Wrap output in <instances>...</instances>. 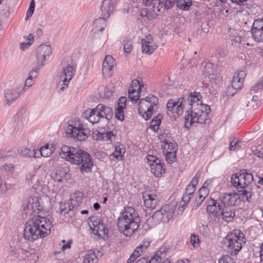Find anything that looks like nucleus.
<instances>
[{
  "label": "nucleus",
  "mask_w": 263,
  "mask_h": 263,
  "mask_svg": "<svg viewBox=\"0 0 263 263\" xmlns=\"http://www.w3.org/2000/svg\"><path fill=\"white\" fill-rule=\"evenodd\" d=\"M240 141L236 139H233L230 141L229 149L230 151H237L240 148Z\"/></svg>",
  "instance_id": "nucleus-49"
},
{
  "label": "nucleus",
  "mask_w": 263,
  "mask_h": 263,
  "mask_svg": "<svg viewBox=\"0 0 263 263\" xmlns=\"http://www.w3.org/2000/svg\"><path fill=\"white\" fill-rule=\"evenodd\" d=\"M51 228V224L49 219L35 216L26 222L24 237L26 240L32 242L47 236L50 233Z\"/></svg>",
  "instance_id": "nucleus-2"
},
{
  "label": "nucleus",
  "mask_w": 263,
  "mask_h": 263,
  "mask_svg": "<svg viewBox=\"0 0 263 263\" xmlns=\"http://www.w3.org/2000/svg\"><path fill=\"white\" fill-rule=\"evenodd\" d=\"M104 18V17L103 18H99L94 21L93 30L95 32L97 31H100L101 32L106 27L107 23Z\"/></svg>",
  "instance_id": "nucleus-35"
},
{
  "label": "nucleus",
  "mask_w": 263,
  "mask_h": 263,
  "mask_svg": "<svg viewBox=\"0 0 263 263\" xmlns=\"http://www.w3.org/2000/svg\"><path fill=\"white\" fill-rule=\"evenodd\" d=\"M159 139L161 140L163 153L177 152L178 145L177 143L170 134L163 133L160 135Z\"/></svg>",
  "instance_id": "nucleus-13"
},
{
  "label": "nucleus",
  "mask_w": 263,
  "mask_h": 263,
  "mask_svg": "<svg viewBox=\"0 0 263 263\" xmlns=\"http://www.w3.org/2000/svg\"><path fill=\"white\" fill-rule=\"evenodd\" d=\"M55 171L58 173V174L61 176L63 179L68 180L71 178L70 168L67 166L60 167L57 169Z\"/></svg>",
  "instance_id": "nucleus-38"
},
{
  "label": "nucleus",
  "mask_w": 263,
  "mask_h": 263,
  "mask_svg": "<svg viewBox=\"0 0 263 263\" xmlns=\"http://www.w3.org/2000/svg\"><path fill=\"white\" fill-rule=\"evenodd\" d=\"M75 72V68L73 66L68 65L63 70L62 74L61 76V80L63 82V87L61 88L63 90L65 86L67 87V83L72 79Z\"/></svg>",
  "instance_id": "nucleus-24"
},
{
  "label": "nucleus",
  "mask_w": 263,
  "mask_h": 263,
  "mask_svg": "<svg viewBox=\"0 0 263 263\" xmlns=\"http://www.w3.org/2000/svg\"><path fill=\"white\" fill-rule=\"evenodd\" d=\"M23 211L25 214H32L36 211L42 210L40 203V199L37 196L29 197L27 198L23 204Z\"/></svg>",
  "instance_id": "nucleus-14"
},
{
  "label": "nucleus",
  "mask_w": 263,
  "mask_h": 263,
  "mask_svg": "<svg viewBox=\"0 0 263 263\" xmlns=\"http://www.w3.org/2000/svg\"><path fill=\"white\" fill-rule=\"evenodd\" d=\"M144 204L147 208L155 209L158 204L159 201L157 196L154 194L145 192L143 194Z\"/></svg>",
  "instance_id": "nucleus-23"
},
{
  "label": "nucleus",
  "mask_w": 263,
  "mask_h": 263,
  "mask_svg": "<svg viewBox=\"0 0 263 263\" xmlns=\"http://www.w3.org/2000/svg\"><path fill=\"white\" fill-rule=\"evenodd\" d=\"M51 47L50 45L42 44L36 49L37 63L36 67L40 69L44 65L46 58H49L51 54Z\"/></svg>",
  "instance_id": "nucleus-15"
},
{
  "label": "nucleus",
  "mask_w": 263,
  "mask_h": 263,
  "mask_svg": "<svg viewBox=\"0 0 263 263\" xmlns=\"http://www.w3.org/2000/svg\"><path fill=\"white\" fill-rule=\"evenodd\" d=\"M34 40L33 36L30 34L27 39V42H24L20 44L21 48L24 50L27 49L33 43Z\"/></svg>",
  "instance_id": "nucleus-47"
},
{
  "label": "nucleus",
  "mask_w": 263,
  "mask_h": 263,
  "mask_svg": "<svg viewBox=\"0 0 263 263\" xmlns=\"http://www.w3.org/2000/svg\"><path fill=\"white\" fill-rule=\"evenodd\" d=\"M161 116L159 115L154 118L151 122L150 128L154 131L156 132L159 129V126L161 124Z\"/></svg>",
  "instance_id": "nucleus-43"
},
{
  "label": "nucleus",
  "mask_w": 263,
  "mask_h": 263,
  "mask_svg": "<svg viewBox=\"0 0 263 263\" xmlns=\"http://www.w3.org/2000/svg\"><path fill=\"white\" fill-rule=\"evenodd\" d=\"M125 153V147L122 144H120L115 146V151L110 156L111 159L114 160V158L117 159H122L124 157Z\"/></svg>",
  "instance_id": "nucleus-33"
},
{
  "label": "nucleus",
  "mask_w": 263,
  "mask_h": 263,
  "mask_svg": "<svg viewBox=\"0 0 263 263\" xmlns=\"http://www.w3.org/2000/svg\"><path fill=\"white\" fill-rule=\"evenodd\" d=\"M17 153L26 158H39L40 156L33 147L30 148L22 147L17 150Z\"/></svg>",
  "instance_id": "nucleus-30"
},
{
  "label": "nucleus",
  "mask_w": 263,
  "mask_h": 263,
  "mask_svg": "<svg viewBox=\"0 0 263 263\" xmlns=\"http://www.w3.org/2000/svg\"><path fill=\"white\" fill-rule=\"evenodd\" d=\"M263 89V78H261L258 80L257 83H256L253 86H252L250 89L251 94L257 92L259 90Z\"/></svg>",
  "instance_id": "nucleus-44"
},
{
  "label": "nucleus",
  "mask_w": 263,
  "mask_h": 263,
  "mask_svg": "<svg viewBox=\"0 0 263 263\" xmlns=\"http://www.w3.org/2000/svg\"><path fill=\"white\" fill-rule=\"evenodd\" d=\"M144 5L147 7H152L153 11L157 15L164 6V0H142Z\"/></svg>",
  "instance_id": "nucleus-27"
},
{
  "label": "nucleus",
  "mask_w": 263,
  "mask_h": 263,
  "mask_svg": "<svg viewBox=\"0 0 263 263\" xmlns=\"http://www.w3.org/2000/svg\"><path fill=\"white\" fill-rule=\"evenodd\" d=\"M183 99H184L183 98H182L181 101H180V102H179V104H178V105H177V107L175 109V112L178 115H181L183 112V108L184 106V105L183 104Z\"/></svg>",
  "instance_id": "nucleus-62"
},
{
  "label": "nucleus",
  "mask_w": 263,
  "mask_h": 263,
  "mask_svg": "<svg viewBox=\"0 0 263 263\" xmlns=\"http://www.w3.org/2000/svg\"><path fill=\"white\" fill-rule=\"evenodd\" d=\"M19 90L20 88L18 87H14L6 90L5 97L6 101L10 103L15 101L19 97Z\"/></svg>",
  "instance_id": "nucleus-31"
},
{
  "label": "nucleus",
  "mask_w": 263,
  "mask_h": 263,
  "mask_svg": "<svg viewBox=\"0 0 263 263\" xmlns=\"http://www.w3.org/2000/svg\"><path fill=\"white\" fill-rule=\"evenodd\" d=\"M180 99L178 101H175L172 99H170L168 100L167 103V109L170 111H174V109L175 107L179 104V101Z\"/></svg>",
  "instance_id": "nucleus-56"
},
{
  "label": "nucleus",
  "mask_w": 263,
  "mask_h": 263,
  "mask_svg": "<svg viewBox=\"0 0 263 263\" xmlns=\"http://www.w3.org/2000/svg\"><path fill=\"white\" fill-rule=\"evenodd\" d=\"M129 87H133V89H136V91H141L142 88L144 87L143 85H141L140 82L134 79L132 81V84Z\"/></svg>",
  "instance_id": "nucleus-53"
},
{
  "label": "nucleus",
  "mask_w": 263,
  "mask_h": 263,
  "mask_svg": "<svg viewBox=\"0 0 263 263\" xmlns=\"http://www.w3.org/2000/svg\"><path fill=\"white\" fill-rule=\"evenodd\" d=\"M124 52L130 53L133 48V41L131 40L125 39L123 41Z\"/></svg>",
  "instance_id": "nucleus-48"
},
{
  "label": "nucleus",
  "mask_w": 263,
  "mask_h": 263,
  "mask_svg": "<svg viewBox=\"0 0 263 263\" xmlns=\"http://www.w3.org/2000/svg\"><path fill=\"white\" fill-rule=\"evenodd\" d=\"M113 112L110 107L99 104L92 109H88L84 112V116L92 124L99 123L101 126L107 125L112 118Z\"/></svg>",
  "instance_id": "nucleus-4"
},
{
  "label": "nucleus",
  "mask_w": 263,
  "mask_h": 263,
  "mask_svg": "<svg viewBox=\"0 0 263 263\" xmlns=\"http://www.w3.org/2000/svg\"><path fill=\"white\" fill-rule=\"evenodd\" d=\"M118 0H103L101 11L104 17H109L113 13Z\"/></svg>",
  "instance_id": "nucleus-20"
},
{
  "label": "nucleus",
  "mask_w": 263,
  "mask_h": 263,
  "mask_svg": "<svg viewBox=\"0 0 263 263\" xmlns=\"http://www.w3.org/2000/svg\"><path fill=\"white\" fill-rule=\"evenodd\" d=\"M116 65L115 60L110 55H106L102 64V73L107 76H111L110 72L113 70Z\"/></svg>",
  "instance_id": "nucleus-22"
},
{
  "label": "nucleus",
  "mask_w": 263,
  "mask_h": 263,
  "mask_svg": "<svg viewBox=\"0 0 263 263\" xmlns=\"http://www.w3.org/2000/svg\"><path fill=\"white\" fill-rule=\"evenodd\" d=\"M202 74L205 78L208 77L210 80L216 78V66L211 63H202L201 66Z\"/></svg>",
  "instance_id": "nucleus-21"
},
{
  "label": "nucleus",
  "mask_w": 263,
  "mask_h": 263,
  "mask_svg": "<svg viewBox=\"0 0 263 263\" xmlns=\"http://www.w3.org/2000/svg\"><path fill=\"white\" fill-rule=\"evenodd\" d=\"M176 153L177 152H167L163 154L165 157L166 161L168 163H172L176 160Z\"/></svg>",
  "instance_id": "nucleus-50"
},
{
  "label": "nucleus",
  "mask_w": 263,
  "mask_h": 263,
  "mask_svg": "<svg viewBox=\"0 0 263 263\" xmlns=\"http://www.w3.org/2000/svg\"><path fill=\"white\" fill-rule=\"evenodd\" d=\"M53 151L52 145L46 144L40 148L39 154L42 157H48L53 153Z\"/></svg>",
  "instance_id": "nucleus-37"
},
{
  "label": "nucleus",
  "mask_w": 263,
  "mask_h": 263,
  "mask_svg": "<svg viewBox=\"0 0 263 263\" xmlns=\"http://www.w3.org/2000/svg\"><path fill=\"white\" fill-rule=\"evenodd\" d=\"M36 176L37 175H36V171L34 170L27 174L26 176V181L29 186H31V184L34 183L33 180L34 178H36Z\"/></svg>",
  "instance_id": "nucleus-51"
},
{
  "label": "nucleus",
  "mask_w": 263,
  "mask_h": 263,
  "mask_svg": "<svg viewBox=\"0 0 263 263\" xmlns=\"http://www.w3.org/2000/svg\"><path fill=\"white\" fill-rule=\"evenodd\" d=\"M92 138L96 140L110 141L112 142L115 139V136L111 132H102L101 130H95L92 133Z\"/></svg>",
  "instance_id": "nucleus-25"
},
{
  "label": "nucleus",
  "mask_w": 263,
  "mask_h": 263,
  "mask_svg": "<svg viewBox=\"0 0 263 263\" xmlns=\"http://www.w3.org/2000/svg\"><path fill=\"white\" fill-rule=\"evenodd\" d=\"M190 242L194 248L198 247L199 243L198 237L194 234H192L190 237Z\"/></svg>",
  "instance_id": "nucleus-58"
},
{
  "label": "nucleus",
  "mask_w": 263,
  "mask_h": 263,
  "mask_svg": "<svg viewBox=\"0 0 263 263\" xmlns=\"http://www.w3.org/2000/svg\"><path fill=\"white\" fill-rule=\"evenodd\" d=\"M28 254H29V251L20 248H14L11 251V255L20 260H25Z\"/></svg>",
  "instance_id": "nucleus-34"
},
{
  "label": "nucleus",
  "mask_w": 263,
  "mask_h": 263,
  "mask_svg": "<svg viewBox=\"0 0 263 263\" xmlns=\"http://www.w3.org/2000/svg\"><path fill=\"white\" fill-rule=\"evenodd\" d=\"M39 67H35L34 69L31 71L29 73L28 78L26 80L25 86H24L23 90L25 91V87H29L31 86L33 83L34 79L36 78L38 76V72L40 71Z\"/></svg>",
  "instance_id": "nucleus-32"
},
{
  "label": "nucleus",
  "mask_w": 263,
  "mask_h": 263,
  "mask_svg": "<svg viewBox=\"0 0 263 263\" xmlns=\"http://www.w3.org/2000/svg\"><path fill=\"white\" fill-rule=\"evenodd\" d=\"M161 252H156L153 256H152L148 263H160L161 261Z\"/></svg>",
  "instance_id": "nucleus-52"
},
{
  "label": "nucleus",
  "mask_w": 263,
  "mask_h": 263,
  "mask_svg": "<svg viewBox=\"0 0 263 263\" xmlns=\"http://www.w3.org/2000/svg\"><path fill=\"white\" fill-rule=\"evenodd\" d=\"M141 220L134 208L128 206L124 208L118 219V227L120 232L126 236H130L140 227Z\"/></svg>",
  "instance_id": "nucleus-3"
},
{
  "label": "nucleus",
  "mask_w": 263,
  "mask_h": 263,
  "mask_svg": "<svg viewBox=\"0 0 263 263\" xmlns=\"http://www.w3.org/2000/svg\"><path fill=\"white\" fill-rule=\"evenodd\" d=\"M15 153L11 149L0 152V160L1 159L6 160L8 158H13L15 157Z\"/></svg>",
  "instance_id": "nucleus-45"
},
{
  "label": "nucleus",
  "mask_w": 263,
  "mask_h": 263,
  "mask_svg": "<svg viewBox=\"0 0 263 263\" xmlns=\"http://www.w3.org/2000/svg\"><path fill=\"white\" fill-rule=\"evenodd\" d=\"M210 107L208 105H198L197 107L188 110L184 117V126L189 128L193 123L204 124L208 118Z\"/></svg>",
  "instance_id": "nucleus-5"
},
{
  "label": "nucleus",
  "mask_w": 263,
  "mask_h": 263,
  "mask_svg": "<svg viewBox=\"0 0 263 263\" xmlns=\"http://www.w3.org/2000/svg\"><path fill=\"white\" fill-rule=\"evenodd\" d=\"M192 4V2L190 0L185 1V0H180L177 2V7L180 9L186 10H188Z\"/></svg>",
  "instance_id": "nucleus-46"
},
{
  "label": "nucleus",
  "mask_w": 263,
  "mask_h": 263,
  "mask_svg": "<svg viewBox=\"0 0 263 263\" xmlns=\"http://www.w3.org/2000/svg\"><path fill=\"white\" fill-rule=\"evenodd\" d=\"M200 177V173L199 172H197L195 174V176L192 178L191 182L189 184L190 185H193L194 187H196V185L198 183Z\"/></svg>",
  "instance_id": "nucleus-61"
},
{
  "label": "nucleus",
  "mask_w": 263,
  "mask_h": 263,
  "mask_svg": "<svg viewBox=\"0 0 263 263\" xmlns=\"http://www.w3.org/2000/svg\"><path fill=\"white\" fill-rule=\"evenodd\" d=\"M252 37L257 42H263V17L255 20L251 29Z\"/></svg>",
  "instance_id": "nucleus-19"
},
{
  "label": "nucleus",
  "mask_w": 263,
  "mask_h": 263,
  "mask_svg": "<svg viewBox=\"0 0 263 263\" xmlns=\"http://www.w3.org/2000/svg\"><path fill=\"white\" fill-rule=\"evenodd\" d=\"M151 172L156 177L161 176L165 172L162 163L160 159L153 155H148L146 157Z\"/></svg>",
  "instance_id": "nucleus-16"
},
{
  "label": "nucleus",
  "mask_w": 263,
  "mask_h": 263,
  "mask_svg": "<svg viewBox=\"0 0 263 263\" xmlns=\"http://www.w3.org/2000/svg\"><path fill=\"white\" fill-rule=\"evenodd\" d=\"M65 133L70 137H73L79 141H84L88 137L89 130L84 125L78 122L74 124H69L66 128Z\"/></svg>",
  "instance_id": "nucleus-11"
},
{
  "label": "nucleus",
  "mask_w": 263,
  "mask_h": 263,
  "mask_svg": "<svg viewBox=\"0 0 263 263\" xmlns=\"http://www.w3.org/2000/svg\"><path fill=\"white\" fill-rule=\"evenodd\" d=\"M202 97L199 92H194L191 93L187 98V101L190 105L191 106V108H194L198 106V105H203L202 101L201 100Z\"/></svg>",
  "instance_id": "nucleus-28"
},
{
  "label": "nucleus",
  "mask_w": 263,
  "mask_h": 263,
  "mask_svg": "<svg viewBox=\"0 0 263 263\" xmlns=\"http://www.w3.org/2000/svg\"><path fill=\"white\" fill-rule=\"evenodd\" d=\"M140 91H136L133 87H129L128 89V99L132 101H137L139 100Z\"/></svg>",
  "instance_id": "nucleus-42"
},
{
  "label": "nucleus",
  "mask_w": 263,
  "mask_h": 263,
  "mask_svg": "<svg viewBox=\"0 0 263 263\" xmlns=\"http://www.w3.org/2000/svg\"><path fill=\"white\" fill-rule=\"evenodd\" d=\"M245 76L246 73L243 71H239L235 73L232 81L231 87H229L228 90V95L233 96L242 88Z\"/></svg>",
  "instance_id": "nucleus-17"
},
{
  "label": "nucleus",
  "mask_w": 263,
  "mask_h": 263,
  "mask_svg": "<svg viewBox=\"0 0 263 263\" xmlns=\"http://www.w3.org/2000/svg\"><path fill=\"white\" fill-rule=\"evenodd\" d=\"M158 99L154 95L141 99L139 103V114L145 120L150 119L154 111L157 109Z\"/></svg>",
  "instance_id": "nucleus-6"
},
{
  "label": "nucleus",
  "mask_w": 263,
  "mask_h": 263,
  "mask_svg": "<svg viewBox=\"0 0 263 263\" xmlns=\"http://www.w3.org/2000/svg\"><path fill=\"white\" fill-rule=\"evenodd\" d=\"M196 190V187H194L193 185H190L188 184L187 186L185 193L186 194L189 195L190 196H193L194 193Z\"/></svg>",
  "instance_id": "nucleus-63"
},
{
  "label": "nucleus",
  "mask_w": 263,
  "mask_h": 263,
  "mask_svg": "<svg viewBox=\"0 0 263 263\" xmlns=\"http://www.w3.org/2000/svg\"><path fill=\"white\" fill-rule=\"evenodd\" d=\"M157 46L153 44V43H148V42H144L142 43V51L143 53L151 54L157 49Z\"/></svg>",
  "instance_id": "nucleus-36"
},
{
  "label": "nucleus",
  "mask_w": 263,
  "mask_h": 263,
  "mask_svg": "<svg viewBox=\"0 0 263 263\" xmlns=\"http://www.w3.org/2000/svg\"><path fill=\"white\" fill-rule=\"evenodd\" d=\"M89 226L91 232L99 237L108 234V230L102 220L98 216H91L89 218Z\"/></svg>",
  "instance_id": "nucleus-12"
},
{
  "label": "nucleus",
  "mask_w": 263,
  "mask_h": 263,
  "mask_svg": "<svg viewBox=\"0 0 263 263\" xmlns=\"http://www.w3.org/2000/svg\"><path fill=\"white\" fill-rule=\"evenodd\" d=\"M223 205L220 202V198L217 200L211 199L208 201L206 206V212L210 215L211 220H209L210 226L212 225L214 227L218 226L219 220V213L222 210Z\"/></svg>",
  "instance_id": "nucleus-10"
},
{
  "label": "nucleus",
  "mask_w": 263,
  "mask_h": 263,
  "mask_svg": "<svg viewBox=\"0 0 263 263\" xmlns=\"http://www.w3.org/2000/svg\"><path fill=\"white\" fill-rule=\"evenodd\" d=\"M102 255V253L99 251L89 250L83 257V263H96L98 257Z\"/></svg>",
  "instance_id": "nucleus-29"
},
{
  "label": "nucleus",
  "mask_w": 263,
  "mask_h": 263,
  "mask_svg": "<svg viewBox=\"0 0 263 263\" xmlns=\"http://www.w3.org/2000/svg\"><path fill=\"white\" fill-rule=\"evenodd\" d=\"M253 180L252 174L243 169L232 175L231 184L236 189H245Z\"/></svg>",
  "instance_id": "nucleus-9"
},
{
  "label": "nucleus",
  "mask_w": 263,
  "mask_h": 263,
  "mask_svg": "<svg viewBox=\"0 0 263 263\" xmlns=\"http://www.w3.org/2000/svg\"><path fill=\"white\" fill-rule=\"evenodd\" d=\"M219 197L220 202H222L223 206L233 208L240 202V197L236 193L222 194Z\"/></svg>",
  "instance_id": "nucleus-18"
},
{
  "label": "nucleus",
  "mask_w": 263,
  "mask_h": 263,
  "mask_svg": "<svg viewBox=\"0 0 263 263\" xmlns=\"http://www.w3.org/2000/svg\"><path fill=\"white\" fill-rule=\"evenodd\" d=\"M209 194V189H205L204 186H202L198 191V194H200V196L206 197Z\"/></svg>",
  "instance_id": "nucleus-64"
},
{
  "label": "nucleus",
  "mask_w": 263,
  "mask_h": 263,
  "mask_svg": "<svg viewBox=\"0 0 263 263\" xmlns=\"http://www.w3.org/2000/svg\"><path fill=\"white\" fill-rule=\"evenodd\" d=\"M219 263H236L233 262L231 257L228 255L223 256L219 259Z\"/></svg>",
  "instance_id": "nucleus-59"
},
{
  "label": "nucleus",
  "mask_w": 263,
  "mask_h": 263,
  "mask_svg": "<svg viewBox=\"0 0 263 263\" xmlns=\"http://www.w3.org/2000/svg\"><path fill=\"white\" fill-rule=\"evenodd\" d=\"M244 235L240 231H235L234 233L229 234L225 238L227 242L228 251L231 255H237L245 242Z\"/></svg>",
  "instance_id": "nucleus-7"
},
{
  "label": "nucleus",
  "mask_w": 263,
  "mask_h": 263,
  "mask_svg": "<svg viewBox=\"0 0 263 263\" xmlns=\"http://www.w3.org/2000/svg\"><path fill=\"white\" fill-rule=\"evenodd\" d=\"M235 216V210L231 207L223 206L219 213V218L228 222L232 221Z\"/></svg>",
  "instance_id": "nucleus-26"
},
{
  "label": "nucleus",
  "mask_w": 263,
  "mask_h": 263,
  "mask_svg": "<svg viewBox=\"0 0 263 263\" xmlns=\"http://www.w3.org/2000/svg\"><path fill=\"white\" fill-rule=\"evenodd\" d=\"M127 99L125 97H120L118 101V107L120 108H125Z\"/></svg>",
  "instance_id": "nucleus-60"
},
{
  "label": "nucleus",
  "mask_w": 263,
  "mask_h": 263,
  "mask_svg": "<svg viewBox=\"0 0 263 263\" xmlns=\"http://www.w3.org/2000/svg\"><path fill=\"white\" fill-rule=\"evenodd\" d=\"M246 189H242V190L238 191V195L241 197L243 200H246L248 201H250L252 195V189L247 186Z\"/></svg>",
  "instance_id": "nucleus-39"
},
{
  "label": "nucleus",
  "mask_w": 263,
  "mask_h": 263,
  "mask_svg": "<svg viewBox=\"0 0 263 263\" xmlns=\"http://www.w3.org/2000/svg\"><path fill=\"white\" fill-rule=\"evenodd\" d=\"M143 246L139 245L134 251L132 255L127 261V263L134 262L136 259L143 252Z\"/></svg>",
  "instance_id": "nucleus-40"
},
{
  "label": "nucleus",
  "mask_w": 263,
  "mask_h": 263,
  "mask_svg": "<svg viewBox=\"0 0 263 263\" xmlns=\"http://www.w3.org/2000/svg\"><path fill=\"white\" fill-rule=\"evenodd\" d=\"M124 108H120L118 107L115 111L116 117L120 121H123L124 119Z\"/></svg>",
  "instance_id": "nucleus-55"
},
{
  "label": "nucleus",
  "mask_w": 263,
  "mask_h": 263,
  "mask_svg": "<svg viewBox=\"0 0 263 263\" xmlns=\"http://www.w3.org/2000/svg\"><path fill=\"white\" fill-rule=\"evenodd\" d=\"M175 209V206L173 205L165 204L163 205L161 209L155 212L152 217L148 218L147 224H150L152 220L154 221V223H151L152 226L159 223L162 220L168 222L173 217Z\"/></svg>",
  "instance_id": "nucleus-8"
},
{
  "label": "nucleus",
  "mask_w": 263,
  "mask_h": 263,
  "mask_svg": "<svg viewBox=\"0 0 263 263\" xmlns=\"http://www.w3.org/2000/svg\"><path fill=\"white\" fill-rule=\"evenodd\" d=\"M60 156L72 164L80 165V171L83 175L90 173L93 162L90 155L78 147L63 145Z\"/></svg>",
  "instance_id": "nucleus-1"
},
{
  "label": "nucleus",
  "mask_w": 263,
  "mask_h": 263,
  "mask_svg": "<svg viewBox=\"0 0 263 263\" xmlns=\"http://www.w3.org/2000/svg\"><path fill=\"white\" fill-rule=\"evenodd\" d=\"M33 182V183L31 184V187L36 192L42 191L43 185L44 183L43 179L37 176L36 178H34Z\"/></svg>",
  "instance_id": "nucleus-41"
},
{
  "label": "nucleus",
  "mask_w": 263,
  "mask_h": 263,
  "mask_svg": "<svg viewBox=\"0 0 263 263\" xmlns=\"http://www.w3.org/2000/svg\"><path fill=\"white\" fill-rule=\"evenodd\" d=\"M26 258H27L28 261H30L31 263H34L39 259V257L36 254L31 253L30 252L29 254H28V255H26Z\"/></svg>",
  "instance_id": "nucleus-57"
},
{
  "label": "nucleus",
  "mask_w": 263,
  "mask_h": 263,
  "mask_svg": "<svg viewBox=\"0 0 263 263\" xmlns=\"http://www.w3.org/2000/svg\"><path fill=\"white\" fill-rule=\"evenodd\" d=\"M35 7V2L34 0H32L30 3L29 7L26 13V19L28 20L31 17L34 12Z\"/></svg>",
  "instance_id": "nucleus-54"
}]
</instances>
